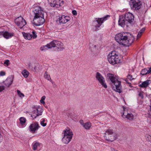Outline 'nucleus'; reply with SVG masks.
Masks as SVG:
<instances>
[{"label":"nucleus","instance_id":"nucleus-1","mask_svg":"<svg viewBox=\"0 0 151 151\" xmlns=\"http://www.w3.org/2000/svg\"><path fill=\"white\" fill-rule=\"evenodd\" d=\"M107 76L111 82V85L114 86L112 87L113 89L117 92L121 93L122 91L121 82L113 74L109 73L107 74Z\"/></svg>","mask_w":151,"mask_h":151},{"label":"nucleus","instance_id":"nucleus-2","mask_svg":"<svg viewBox=\"0 0 151 151\" xmlns=\"http://www.w3.org/2000/svg\"><path fill=\"white\" fill-rule=\"evenodd\" d=\"M108 60L109 62L112 65H115L120 62L118 55L115 51H112L108 55Z\"/></svg>","mask_w":151,"mask_h":151},{"label":"nucleus","instance_id":"nucleus-3","mask_svg":"<svg viewBox=\"0 0 151 151\" xmlns=\"http://www.w3.org/2000/svg\"><path fill=\"white\" fill-rule=\"evenodd\" d=\"M128 33L124 32L118 33L115 37V40L120 45H127L128 43L125 42V39H127Z\"/></svg>","mask_w":151,"mask_h":151},{"label":"nucleus","instance_id":"nucleus-4","mask_svg":"<svg viewBox=\"0 0 151 151\" xmlns=\"http://www.w3.org/2000/svg\"><path fill=\"white\" fill-rule=\"evenodd\" d=\"M33 111L32 112L31 116L33 119L42 115L43 109L42 106H35L33 107Z\"/></svg>","mask_w":151,"mask_h":151},{"label":"nucleus","instance_id":"nucleus-5","mask_svg":"<svg viewBox=\"0 0 151 151\" xmlns=\"http://www.w3.org/2000/svg\"><path fill=\"white\" fill-rule=\"evenodd\" d=\"M104 137L108 141H113L116 139L115 133L111 129H107L104 134Z\"/></svg>","mask_w":151,"mask_h":151},{"label":"nucleus","instance_id":"nucleus-6","mask_svg":"<svg viewBox=\"0 0 151 151\" xmlns=\"http://www.w3.org/2000/svg\"><path fill=\"white\" fill-rule=\"evenodd\" d=\"M109 16L107 15L102 18H98L96 19V20L93 21L92 23L93 26L95 27L96 29L99 27L103 22L104 21L107 19L108 17Z\"/></svg>","mask_w":151,"mask_h":151},{"label":"nucleus","instance_id":"nucleus-7","mask_svg":"<svg viewBox=\"0 0 151 151\" xmlns=\"http://www.w3.org/2000/svg\"><path fill=\"white\" fill-rule=\"evenodd\" d=\"M51 6L59 7L63 5L64 1L63 0H48Z\"/></svg>","mask_w":151,"mask_h":151},{"label":"nucleus","instance_id":"nucleus-8","mask_svg":"<svg viewBox=\"0 0 151 151\" xmlns=\"http://www.w3.org/2000/svg\"><path fill=\"white\" fill-rule=\"evenodd\" d=\"M44 17H34L33 23L36 26H40L43 24L45 22Z\"/></svg>","mask_w":151,"mask_h":151},{"label":"nucleus","instance_id":"nucleus-9","mask_svg":"<svg viewBox=\"0 0 151 151\" xmlns=\"http://www.w3.org/2000/svg\"><path fill=\"white\" fill-rule=\"evenodd\" d=\"M96 77L97 80L105 88L107 87L106 84L105 82L104 78L100 73L97 72L96 75Z\"/></svg>","mask_w":151,"mask_h":151},{"label":"nucleus","instance_id":"nucleus-10","mask_svg":"<svg viewBox=\"0 0 151 151\" xmlns=\"http://www.w3.org/2000/svg\"><path fill=\"white\" fill-rule=\"evenodd\" d=\"M15 22L20 28H22L26 24L25 20L22 17H18L15 20Z\"/></svg>","mask_w":151,"mask_h":151},{"label":"nucleus","instance_id":"nucleus-11","mask_svg":"<svg viewBox=\"0 0 151 151\" xmlns=\"http://www.w3.org/2000/svg\"><path fill=\"white\" fill-rule=\"evenodd\" d=\"M33 12L34 17H44V12L40 6L35 7Z\"/></svg>","mask_w":151,"mask_h":151},{"label":"nucleus","instance_id":"nucleus-12","mask_svg":"<svg viewBox=\"0 0 151 151\" xmlns=\"http://www.w3.org/2000/svg\"><path fill=\"white\" fill-rule=\"evenodd\" d=\"M141 6L142 4L138 0H133L131 7L134 10H138L141 8Z\"/></svg>","mask_w":151,"mask_h":151},{"label":"nucleus","instance_id":"nucleus-13","mask_svg":"<svg viewBox=\"0 0 151 151\" xmlns=\"http://www.w3.org/2000/svg\"><path fill=\"white\" fill-rule=\"evenodd\" d=\"M134 40V36L131 34L128 33L127 36V39H125V42L128 43L127 45H122L126 47H129L131 45L133 42Z\"/></svg>","mask_w":151,"mask_h":151},{"label":"nucleus","instance_id":"nucleus-14","mask_svg":"<svg viewBox=\"0 0 151 151\" xmlns=\"http://www.w3.org/2000/svg\"><path fill=\"white\" fill-rule=\"evenodd\" d=\"M124 17L128 23H131L134 20V16L132 13L129 12L125 14Z\"/></svg>","mask_w":151,"mask_h":151},{"label":"nucleus","instance_id":"nucleus-15","mask_svg":"<svg viewBox=\"0 0 151 151\" xmlns=\"http://www.w3.org/2000/svg\"><path fill=\"white\" fill-rule=\"evenodd\" d=\"M39 127V124L37 123H35L31 124L29 126V131L32 133H34L37 130Z\"/></svg>","mask_w":151,"mask_h":151},{"label":"nucleus","instance_id":"nucleus-16","mask_svg":"<svg viewBox=\"0 0 151 151\" xmlns=\"http://www.w3.org/2000/svg\"><path fill=\"white\" fill-rule=\"evenodd\" d=\"M119 24L122 27H123L125 25L127 24L128 22L126 20L124 16L122 15L120 17L118 21Z\"/></svg>","mask_w":151,"mask_h":151},{"label":"nucleus","instance_id":"nucleus-17","mask_svg":"<svg viewBox=\"0 0 151 151\" xmlns=\"http://www.w3.org/2000/svg\"><path fill=\"white\" fill-rule=\"evenodd\" d=\"M122 116L123 118H126L129 120H132L134 119V116L132 113H128L125 111L123 112Z\"/></svg>","mask_w":151,"mask_h":151},{"label":"nucleus","instance_id":"nucleus-18","mask_svg":"<svg viewBox=\"0 0 151 151\" xmlns=\"http://www.w3.org/2000/svg\"><path fill=\"white\" fill-rule=\"evenodd\" d=\"M70 20V17L68 16L63 15L59 18V22L65 24Z\"/></svg>","mask_w":151,"mask_h":151},{"label":"nucleus","instance_id":"nucleus-19","mask_svg":"<svg viewBox=\"0 0 151 151\" xmlns=\"http://www.w3.org/2000/svg\"><path fill=\"white\" fill-rule=\"evenodd\" d=\"M64 132V135L65 136L70 137L72 138L73 133L71 130L69 128L66 129L63 131Z\"/></svg>","mask_w":151,"mask_h":151},{"label":"nucleus","instance_id":"nucleus-20","mask_svg":"<svg viewBox=\"0 0 151 151\" xmlns=\"http://www.w3.org/2000/svg\"><path fill=\"white\" fill-rule=\"evenodd\" d=\"M13 81L12 79L10 77L7 78L6 80L4 81L5 86L7 87H9L12 83Z\"/></svg>","mask_w":151,"mask_h":151},{"label":"nucleus","instance_id":"nucleus-21","mask_svg":"<svg viewBox=\"0 0 151 151\" xmlns=\"http://www.w3.org/2000/svg\"><path fill=\"white\" fill-rule=\"evenodd\" d=\"M56 45L59 51H62L64 48L63 43L57 41Z\"/></svg>","mask_w":151,"mask_h":151},{"label":"nucleus","instance_id":"nucleus-22","mask_svg":"<svg viewBox=\"0 0 151 151\" xmlns=\"http://www.w3.org/2000/svg\"><path fill=\"white\" fill-rule=\"evenodd\" d=\"M3 37L6 39H8L14 36V33H9L7 31H4Z\"/></svg>","mask_w":151,"mask_h":151},{"label":"nucleus","instance_id":"nucleus-23","mask_svg":"<svg viewBox=\"0 0 151 151\" xmlns=\"http://www.w3.org/2000/svg\"><path fill=\"white\" fill-rule=\"evenodd\" d=\"M151 83V81L150 80H147L143 82L140 85V86L142 88H146Z\"/></svg>","mask_w":151,"mask_h":151},{"label":"nucleus","instance_id":"nucleus-24","mask_svg":"<svg viewBox=\"0 0 151 151\" xmlns=\"http://www.w3.org/2000/svg\"><path fill=\"white\" fill-rule=\"evenodd\" d=\"M72 138L64 136L63 139V142L65 144H68Z\"/></svg>","mask_w":151,"mask_h":151},{"label":"nucleus","instance_id":"nucleus-25","mask_svg":"<svg viewBox=\"0 0 151 151\" xmlns=\"http://www.w3.org/2000/svg\"><path fill=\"white\" fill-rule=\"evenodd\" d=\"M147 74H151V67L149 68L148 69L145 68L144 69L141 71V74L142 75Z\"/></svg>","mask_w":151,"mask_h":151},{"label":"nucleus","instance_id":"nucleus-26","mask_svg":"<svg viewBox=\"0 0 151 151\" xmlns=\"http://www.w3.org/2000/svg\"><path fill=\"white\" fill-rule=\"evenodd\" d=\"M56 41H53L49 44L47 45L48 48H50L52 47H55L56 46Z\"/></svg>","mask_w":151,"mask_h":151},{"label":"nucleus","instance_id":"nucleus-27","mask_svg":"<svg viewBox=\"0 0 151 151\" xmlns=\"http://www.w3.org/2000/svg\"><path fill=\"white\" fill-rule=\"evenodd\" d=\"M22 33L25 39L30 40L32 37V35L29 33H25L24 32H22Z\"/></svg>","mask_w":151,"mask_h":151},{"label":"nucleus","instance_id":"nucleus-28","mask_svg":"<svg viewBox=\"0 0 151 151\" xmlns=\"http://www.w3.org/2000/svg\"><path fill=\"white\" fill-rule=\"evenodd\" d=\"M91 126V124L90 122H86L84 124L83 127L86 129H89Z\"/></svg>","mask_w":151,"mask_h":151},{"label":"nucleus","instance_id":"nucleus-29","mask_svg":"<svg viewBox=\"0 0 151 151\" xmlns=\"http://www.w3.org/2000/svg\"><path fill=\"white\" fill-rule=\"evenodd\" d=\"M22 74L25 78H27L29 75V72L26 70H24L22 71Z\"/></svg>","mask_w":151,"mask_h":151},{"label":"nucleus","instance_id":"nucleus-30","mask_svg":"<svg viewBox=\"0 0 151 151\" xmlns=\"http://www.w3.org/2000/svg\"><path fill=\"white\" fill-rule=\"evenodd\" d=\"M41 144L38 142H36L33 145V149L34 150H35L38 149V148L40 147Z\"/></svg>","mask_w":151,"mask_h":151},{"label":"nucleus","instance_id":"nucleus-31","mask_svg":"<svg viewBox=\"0 0 151 151\" xmlns=\"http://www.w3.org/2000/svg\"><path fill=\"white\" fill-rule=\"evenodd\" d=\"M44 77L46 79H47L48 81H50L51 78L50 76L47 73V72H45L44 75Z\"/></svg>","mask_w":151,"mask_h":151},{"label":"nucleus","instance_id":"nucleus-32","mask_svg":"<svg viewBox=\"0 0 151 151\" xmlns=\"http://www.w3.org/2000/svg\"><path fill=\"white\" fill-rule=\"evenodd\" d=\"M20 123L23 125L26 122V119L24 117H21L19 119Z\"/></svg>","mask_w":151,"mask_h":151},{"label":"nucleus","instance_id":"nucleus-33","mask_svg":"<svg viewBox=\"0 0 151 151\" xmlns=\"http://www.w3.org/2000/svg\"><path fill=\"white\" fill-rule=\"evenodd\" d=\"M17 92L18 95L20 97L22 98V97H24V95L19 90H17Z\"/></svg>","mask_w":151,"mask_h":151},{"label":"nucleus","instance_id":"nucleus-34","mask_svg":"<svg viewBox=\"0 0 151 151\" xmlns=\"http://www.w3.org/2000/svg\"><path fill=\"white\" fill-rule=\"evenodd\" d=\"M47 45L45 46H43L40 48V50L42 51H45L47 49Z\"/></svg>","mask_w":151,"mask_h":151},{"label":"nucleus","instance_id":"nucleus-35","mask_svg":"<svg viewBox=\"0 0 151 151\" xmlns=\"http://www.w3.org/2000/svg\"><path fill=\"white\" fill-rule=\"evenodd\" d=\"M45 120L43 119L42 120L40 124L43 127L45 126L46 125V123H44Z\"/></svg>","mask_w":151,"mask_h":151},{"label":"nucleus","instance_id":"nucleus-36","mask_svg":"<svg viewBox=\"0 0 151 151\" xmlns=\"http://www.w3.org/2000/svg\"><path fill=\"white\" fill-rule=\"evenodd\" d=\"M127 78L128 79H129L130 80L134 79V78H133L132 76L130 75H128L127 76Z\"/></svg>","mask_w":151,"mask_h":151},{"label":"nucleus","instance_id":"nucleus-37","mask_svg":"<svg viewBox=\"0 0 151 151\" xmlns=\"http://www.w3.org/2000/svg\"><path fill=\"white\" fill-rule=\"evenodd\" d=\"M150 108L149 111H148V114L150 115L149 117H151V99L150 100Z\"/></svg>","mask_w":151,"mask_h":151},{"label":"nucleus","instance_id":"nucleus-38","mask_svg":"<svg viewBox=\"0 0 151 151\" xmlns=\"http://www.w3.org/2000/svg\"><path fill=\"white\" fill-rule=\"evenodd\" d=\"M33 35H32V37H33L34 38H35L37 37V35H36V32L34 31H33L32 32Z\"/></svg>","mask_w":151,"mask_h":151},{"label":"nucleus","instance_id":"nucleus-39","mask_svg":"<svg viewBox=\"0 0 151 151\" xmlns=\"http://www.w3.org/2000/svg\"><path fill=\"white\" fill-rule=\"evenodd\" d=\"M142 35V34L139 32L137 36V39H138L139 38L141 37Z\"/></svg>","mask_w":151,"mask_h":151},{"label":"nucleus","instance_id":"nucleus-40","mask_svg":"<svg viewBox=\"0 0 151 151\" xmlns=\"http://www.w3.org/2000/svg\"><path fill=\"white\" fill-rule=\"evenodd\" d=\"M50 81L51 82L52 84L53 85V86L54 87H57L55 83L52 81V80H51Z\"/></svg>","mask_w":151,"mask_h":151},{"label":"nucleus","instance_id":"nucleus-41","mask_svg":"<svg viewBox=\"0 0 151 151\" xmlns=\"http://www.w3.org/2000/svg\"><path fill=\"white\" fill-rule=\"evenodd\" d=\"M145 28H142L141 30H140L139 32L142 34V33L145 31Z\"/></svg>","mask_w":151,"mask_h":151},{"label":"nucleus","instance_id":"nucleus-42","mask_svg":"<svg viewBox=\"0 0 151 151\" xmlns=\"http://www.w3.org/2000/svg\"><path fill=\"white\" fill-rule=\"evenodd\" d=\"M4 86H0V92H1L4 89Z\"/></svg>","mask_w":151,"mask_h":151},{"label":"nucleus","instance_id":"nucleus-43","mask_svg":"<svg viewBox=\"0 0 151 151\" xmlns=\"http://www.w3.org/2000/svg\"><path fill=\"white\" fill-rule=\"evenodd\" d=\"M4 31L0 32V38L2 36H3Z\"/></svg>","mask_w":151,"mask_h":151},{"label":"nucleus","instance_id":"nucleus-44","mask_svg":"<svg viewBox=\"0 0 151 151\" xmlns=\"http://www.w3.org/2000/svg\"><path fill=\"white\" fill-rule=\"evenodd\" d=\"M73 14L74 15H76L77 13L76 10H73L72 12Z\"/></svg>","mask_w":151,"mask_h":151},{"label":"nucleus","instance_id":"nucleus-45","mask_svg":"<svg viewBox=\"0 0 151 151\" xmlns=\"http://www.w3.org/2000/svg\"><path fill=\"white\" fill-rule=\"evenodd\" d=\"M9 60H7L5 61V62L4 63L5 64L7 65V66H8L9 65Z\"/></svg>","mask_w":151,"mask_h":151},{"label":"nucleus","instance_id":"nucleus-46","mask_svg":"<svg viewBox=\"0 0 151 151\" xmlns=\"http://www.w3.org/2000/svg\"><path fill=\"white\" fill-rule=\"evenodd\" d=\"M5 73L3 71H1L0 72V76H4L5 75Z\"/></svg>","mask_w":151,"mask_h":151},{"label":"nucleus","instance_id":"nucleus-47","mask_svg":"<svg viewBox=\"0 0 151 151\" xmlns=\"http://www.w3.org/2000/svg\"><path fill=\"white\" fill-rule=\"evenodd\" d=\"M80 123L83 126L84 125V124H85V123L83 122V120H80Z\"/></svg>","mask_w":151,"mask_h":151},{"label":"nucleus","instance_id":"nucleus-48","mask_svg":"<svg viewBox=\"0 0 151 151\" xmlns=\"http://www.w3.org/2000/svg\"><path fill=\"white\" fill-rule=\"evenodd\" d=\"M139 96L141 97L142 98H143V96L142 95V94L141 93H139Z\"/></svg>","mask_w":151,"mask_h":151},{"label":"nucleus","instance_id":"nucleus-49","mask_svg":"<svg viewBox=\"0 0 151 151\" xmlns=\"http://www.w3.org/2000/svg\"><path fill=\"white\" fill-rule=\"evenodd\" d=\"M46 98V97H45V96H43L42 98H41V100H45V99Z\"/></svg>","mask_w":151,"mask_h":151},{"label":"nucleus","instance_id":"nucleus-50","mask_svg":"<svg viewBox=\"0 0 151 151\" xmlns=\"http://www.w3.org/2000/svg\"><path fill=\"white\" fill-rule=\"evenodd\" d=\"M125 81L127 82V83H129V84H131L130 83H128V80H127V79H126L125 80Z\"/></svg>","mask_w":151,"mask_h":151},{"label":"nucleus","instance_id":"nucleus-51","mask_svg":"<svg viewBox=\"0 0 151 151\" xmlns=\"http://www.w3.org/2000/svg\"><path fill=\"white\" fill-rule=\"evenodd\" d=\"M44 101L43 100H40V102L42 104V102Z\"/></svg>","mask_w":151,"mask_h":151},{"label":"nucleus","instance_id":"nucleus-52","mask_svg":"<svg viewBox=\"0 0 151 151\" xmlns=\"http://www.w3.org/2000/svg\"><path fill=\"white\" fill-rule=\"evenodd\" d=\"M42 104L44 105L45 104V102L44 101Z\"/></svg>","mask_w":151,"mask_h":151},{"label":"nucleus","instance_id":"nucleus-53","mask_svg":"<svg viewBox=\"0 0 151 151\" xmlns=\"http://www.w3.org/2000/svg\"><path fill=\"white\" fill-rule=\"evenodd\" d=\"M111 149L112 151H114V150L113 148H111Z\"/></svg>","mask_w":151,"mask_h":151},{"label":"nucleus","instance_id":"nucleus-54","mask_svg":"<svg viewBox=\"0 0 151 151\" xmlns=\"http://www.w3.org/2000/svg\"><path fill=\"white\" fill-rule=\"evenodd\" d=\"M35 68V69H36V67H35V68Z\"/></svg>","mask_w":151,"mask_h":151},{"label":"nucleus","instance_id":"nucleus-55","mask_svg":"<svg viewBox=\"0 0 151 151\" xmlns=\"http://www.w3.org/2000/svg\"><path fill=\"white\" fill-rule=\"evenodd\" d=\"M150 137H151V136H150Z\"/></svg>","mask_w":151,"mask_h":151}]
</instances>
